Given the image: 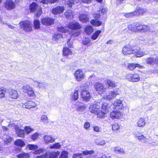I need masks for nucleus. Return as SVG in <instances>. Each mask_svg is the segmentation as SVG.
<instances>
[{"label": "nucleus", "instance_id": "nucleus-51", "mask_svg": "<svg viewBox=\"0 0 158 158\" xmlns=\"http://www.w3.org/2000/svg\"><path fill=\"white\" fill-rule=\"evenodd\" d=\"M61 146V145L59 143H56L53 144L52 146L50 147V148L51 149L56 148L59 149L60 148Z\"/></svg>", "mask_w": 158, "mask_h": 158}, {"label": "nucleus", "instance_id": "nucleus-13", "mask_svg": "<svg viewBox=\"0 0 158 158\" xmlns=\"http://www.w3.org/2000/svg\"><path fill=\"white\" fill-rule=\"evenodd\" d=\"M122 114L119 111H114L110 113V117L112 119L118 118L121 116Z\"/></svg>", "mask_w": 158, "mask_h": 158}, {"label": "nucleus", "instance_id": "nucleus-1", "mask_svg": "<svg viewBox=\"0 0 158 158\" xmlns=\"http://www.w3.org/2000/svg\"><path fill=\"white\" fill-rule=\"evenodd\" d=\"M68 27L73 29L72 35L74 37L78 36L80 33L79 30L77 29L81 28V25L77 22H72L69 23L68 25Z\"/></svg>", "mask_w": 158, "mask_h": 158}, {"label": "nucleus", "instance_id": "nucleus-17", "mask_svg": "<svg viewBox=\"0 0 158 158\" xmlns=\"http://www.w3.org/2000/svg\"><path fill=\"white\" fill-rule=\"evenodd\" d=\"M80 21L85 23L89 21V17L85 14H80L79 17Z\"/></svg>", "mask_w": 158, "mask_h": 158}, {"label": "nucleus", "instance_id": "nucleus-10", "mask_svg": "<svg viewBox=\"0 0 158 158\" xmlns=\"http://www.w3.org/2000/svg\"><path fill=\"white\" fill-rule=\"evenodd\" d=\"M145 61L147 64L152 65H154V64L158 65V58L149 57L146 58Z\"/></svg>", "mask_w": 158, "mask_h": 158}, {"label": "nucleus", "instance_id": "nucleus-47", "mask_svg": "<svg viewBox=\"0 0 158 158\" xmlns=\"http://www.w3.org/2000/svg\"><path fill=\"white\" fill-rule=\"evenodd\" d=\"M76 3L74 0H69L66 2V5L68 7H71Z\"/></svg>", "mask_w": 158, "mask_h": 158}, {"label": "nucleus", "instance_id": "nucleus-9", "mask_svg": "<svg viewBox=\"0 0 158 158\" xmlns=\"http://www.w3.org/2000/svg\"><path fill=\"white\" fill-rule=\"evenodd\" d=\"M4 6L7 10H11L15 7V3L11 0H6L4 3Z\"/></svg>", "mask_w": 158, "mask_h": 158}, {"label": "nucleus", "instance_id": "nucleus-3", "mask_svg": "<svg viewBox=\"0 0 158 158\" xmlns=\"http://www.w3.org/2000/svg\"><path fill=\"white\" fill-rule=\"evenodd\" d=\"M94 86L96 91L99 94L103 93L106 89V87H105L104 84L102 83L96 82Z\"/></svg>", "mask_w": 158, "mask_h": 158}, {"label": "nucleus", "instance_id": "nucleus-49", "mask_svg": "<svg viewBox=\"0 0 158 158\" xmlns=\"http://www.w3.org/2000/svg\"><path fill=\"white\" fill-rule=\"evenodd\" d=\"M62 37V35L61 34H55L53 37V40L55 41L57 40L58 39L61 38Z\"/></svg>", "mask_w": 158, "mask_h": 158}, {"label": "nucleus", "instance_id": "nucleus-30", "mask_svg": "<svg viewBox=\"0 0 158 158\" xmlns=\"http://www.w3.org/2000/svg\"><path fill=\"white\" fill-rule=\"evenodd\" d=\"M90 23L96 26H99L102 24V22L97 20L96 19H92L90 21Z\"/></svg>", "mask_w": 158, "mask_h": 158}, {"label": "nucleus", "instance_id": "nucleus-64", "mask_svg": "<svg viewBox=\"0 0 158 158\" xmlns=\"http://www.w3.org/2000/svg\"><path fill=\"white\" fill-rule=\"evenodd\" d=\"M28 147L30 150H35L38 148L37 146L32 144L29 145Z\"/></svg>", "mask_w": 158, "mask_h": 158}, {"label": "nucleus", "instance_id": "nucleus-38", "mask_svg": "<svg viewBox=\"0 0 158 158\" xmlns=\"http://www.w3.org/2000/svg\"><path fill=\"white\" fill-rule=\"evenodd\" d=\"M41 121L45 124H47L49 123L48 118L47 116L45 115H43L41 116Z\"/></svg>", "mask_w": 158, "mask_h": 158}, {"label": "nucleus", "instance_id": "nucleus-12", "mask_svg": "<svg viewBox=\"0 0 158 158\" xmlns=\"http://www.w3.org/2000/svg\"><path fill=\"white\" fill-rule=\"evenodd\" d=\"M64 10V7L63 6H58L52 9V13L55 15L60 14L63 13Z\"/></svg>", "mask_w": 158, "mask_h": 158}, {"label": "nucleus", "instance_id": "nucleus-39", "mask_svg": "<svg viewBox=\"0 0 158 158\" xmlns=\"http://www.w3.org/2000/svg\"><path fill=\"white\" fill-rule=\"evenodd\" d=\"M107 84L109 86L115 87L116 86V84L112 81L109 79H107L106 80Z\"/></svg>", "mask_w": 158, "mask_h": 158}, {"label": "nucleus", "instance_id": "nucleus-27", "mask_svg": "<svg viewBox=\"0 0 158 158\" xmlns=\"http://www.w3.org/2000/svg\"><path fill=\"white\" fill-rule=\"evenodd\" d=\"M146 123L145 119L143 118H140L137 123V126L139 127H143Z\"/></svg>", "mask_w": 158, "mask_h": 158}, {"label": "nucleus", "instance_id": "nucleus-48", "mask_svg": "<svg viewBox=\"0 0 158 158\" xmlns=\"http://www.w3.org/2000/svg\"><path fill=\"white\" fill-rule=\"evenodd\" d=\"M68 154L67 152L63 151L61 152L59 158H68Z\"/></svg>", "mask_w": 158, "mask_h": 158}, {"label": "nucleus", "instance_id": "nucleus-2", "mask_svg": "<svg viewBox=\"0 0 158 158\" xmlns=\"http://www.w3.org/2000/svg\"><path fill=\"white\" fill-rule=\"evenodd\" d=\"M126 78L130 81L136 82L139 81L140 77L137 73H129L126 75Z\"/></svg>", "mask_w": 158, "mask_h": 158}, {"label": "nucleus", "instance_id": "nucleus-43", "mask_svg": "<svg viewBox=\"0 0 158 158\" xmlns=\"http://www.w3.org/2000/svg\"><path fill=\"white\" fill-rule=\"evenodd\" d=\"M16 133L19 137L22 138H24V137L25 134L24 130L21 129L17 131V132H16Z\"/></svg>", "mask_w": 158, "mask_h": 158}, {"label": "nucleus", "instance_id": "nucleus-21", "mask_svg": "<svg viewBox=\"0 0 158 158\" xmlns=\"http://www.w3.org/2000/svg\"><path fill=\"white\" fill-rule=\"evenodd\" d=\"M118 94L117 91H110L106 95L107 99L115 98Z\"/></svg>", "mask_w": 158, "mask_h": 158}, {"label": "nucleus", "instance_id": "nucleus-37", "mask_svg": "<svg viewBox=\"0 0 158 158\" xmlns=\"http://www.w3.org/2000/svg\"><path fill=\"white\" fill-rule=\"evenodd\" d=\"M93 29L92 26H88L85 29V32L88 34H91L93 31Z\"/></svg>", "mask_w": 158, "mask_h": 158}, {"label": "nucleus", "instance_id": "nucleus-34", "mask_svg": "<svg viewBox=\"0 0 158 158\" xmlns=\"http://www.w3.org/2000/svg\"><path fill=\"white\" fill-rule=\"evenodd\" d=\"M15 144L18 146L22 147L25 145L24 142L21 139H18L16 140L15 142Z\"/></svg>", "mask_w": 158, "mask_h": 158}, {"label": "nucleus", "instance_id": "nucleus-15", "mask_svg": "<svg viewBox=\"0 0 158 158\" xmlns=\"http://www.w3.org/2000/svg\"><path fill=\"white\" fill-rule=\"evenodd\" d=\"M135 137L137 138L139 141L145 142H146L147 139L142 133L137 132L135 134Z\"/></svg>", "mask_w": 158, "mask_h": 158}, {"label": "nucleus", "instance_id": "nucleus-32", "mask_svg": "<svg viewBox=\"0 0 158 158\" xmlns=\"http://www.w3.org/2000/svg\"><path fill=\"white\" fill-rule=\"evenodd\" d=\"M7 89L3 87L0 88V98H5V94L7 91Z\"/></svg>", "mask_w": 158, "mask_h": 158}, {"label": "nucleus", "instance_id": "nucleus-7", "mask_svg": "<svg viewBox=\"0 0 158 158\" xmlns=\"http://www.w3.org/2000/svg\"><path fill=\"white\" fill-rule=\"evenodd\" d=\"M22 28L26 32H31L32 30V28L31 23L28 21L23 22L20 23Z\"/></svg>", "mask_w": 158, "mask_h": 158}, {"label": "nucleus", "instance_id": "nucleus-46", "mask_svg": "<svg viewBox=\"0 0 158 158\" xmlns=\"http://www.w3.org/2000/svg\"><path fill=\"white\" fill-rule=\"evenodd\" d=\"M34 24L35 28L39 29L40 28V23L38 19H35L34 21Z\"/></svg>", "mask_w": 158, "mask_h": 158}, {"label": "nucleus", "instance_id": "nucleus-56", "mask_svg": "<svg viewBox=\"0 0 158 158\" xmlns=\"http://www.w3.org/2000/svg\"><path fill=\"white\" fill-rule=\"evenodd\" d=\"M27 93L28 95L30 96L33 97V96H35L34 92L31 88V89H29L27 91Z\"/></svg>", "mask_w": 158, "mask_h": 158}, {"label": "nucleus", "instance_id": "nucleus-57", "mask_svg": "<svg viewBox=\"0 0 158 158\" xmlns=\"http://www.w3.org/2000/svg\"><path fill=\"white\" fill-rule=\"evenodd\" d=\"M100 10L103 15L106 14L107 13V9L105 7H102L100 8Z\"/></svg>", "mask_w": 158, "mask_h": 158}, {"label": "nucleus", "instance_id": "nucleus-25", "mask_svg": "<svg viewBox=\"0 0 158 158\" xmlns=\"http://www.w3.org/2000/svg\"><path fill=\"white\" fill-rule=\"evenodd\" d=\"M63 52V56L66 57H68L69 56L73 54V52L71 50L67 47L64 48Z\"/></svg>", "mask_w": 158, "mask_h": 158}, {"label": "nucleus", "instance_id": "nucleus-19", "mask_svg": "<svg viewBox=\"0 0 158 158\" xmlns=\"http://www.w3.org/2000/svg\"><path fill=\"white\" fill-rule=\"evenodd\" d=\"M44 139L45 143H52L54 142L55 139L54 138L49 135H45L44 137Z\"/></svg>", "mask_w": 158, "mask_h": 158}, {"label": "nucleus", "instance_id": "nucleus-33", "mask_svg": "<svg viewBox=\"0 0 158 158\" xmlns=\"http://www.w3.org/2000/svg\"><path fill=\"white\" fill-rule=\"evenodd\" d=\"M86 108V106L85 105H81L76 107V109L77 112H83L85 111Z\"/></svg>", "mask_w": 158, "mask_h": 158}, {"label": "nucleus", "instance_id": "nucleus-20", "mask_svg": "<svg viewBox=\"0 0 158 158\" xmlns=\"http://www.w3.org/2000/svg\"><path fill=\"white\" fill-rule=\"evenodd\" d=\"M47 154V157L48 156L49 158H57L59 155L60 153L58 152H46Z\"/></svg>", "mask_w": 158, "mask_h": 158}, {"label": "nucleus", "instance_id": "nucleus-44", "mask_svg": "<svg viewBox=\"0 0 158 158\" xmlns=\"http://www.w3.org/2000/svg\"><path fill=\"white\" fill-rule=\"evenodd\" d=\"M34 85L37 87L39 88L43 89V83L39 82L38 81H34Z\"/></svg>", "mask_w": 158, "mask_h": 158}, {"label": "nucleus", "instance_id": "nucleus-22", "mask_svg": "<svg viewBox=\"0 0 158 158\" xmlns=\"http://www.w3.org/2000/svg\"><path fill=\"white\" fill-rule=\"evenodd\" d=\"M9 95L12 99H17L19 97V95L16 91L14 89H11L9 92Z\"/></svg>", "mask_w": 158, "mask_h": 158}, {"label": "nucleus", "instance_id": "nucleus-61", "mask_svg": "<svg viewBox=\"0 0 158 158\" xmlns=\"http://www.w3.org/2000/svg\"><path fill=\"white\" fill-rule=\"evenodd\" d=\"M5 139H4L5 142L6 143H8L10 142L12 139V138L11 137H9V136H7L6 138L4 137Z\"/></svg>", "mask_w": 158, "mask_h": 158}, {"label": "nucleus", "instance_id": "nucleus-62", "mask_svg": "<svg viewBox=\"0 0 158 158\" xmlns=\"http://www.w3.org/2000/svg\"><path fill=\"white\" fill-rule=\"evenodd\" d=\"M82 43L84 45H87L90 43V40L89 38H85V40H82Z\"/></svg>", "mask_w": 158, "mask_h": 158}, {"label": "nucleus", "instance_id": "nucleus-40", "mask_svg": "<svg viewBox=\"0 0 158 158\" xmlns=\"http://www.w3.org/2000/svg\"><path fill=\"white\" fill-rule=\"evenodd\" d=\"M18 158H29L30 156L28 153H22L17 155Z\"/></svg>", "mask_w": 158, "mask_h": 158}, {"label": "nucleus", "instance_id": "nucleus-41", "mask_svg": "<svg viewBox=\"0 0 158 158\" xmlns=\"http://www.w3.org/2000/svg\"><path fill=\"white\" fill-rule=\"evenodd\" d=\"M101 32V31L100 30H97L93 34L91 37V39L93 40H96L98 36L99 35Z\"/></svg>", "mask_w": 158, "mask_h": 158}, {"label": "nucleus", "instance_id": "nucleus-58", "mask_svg": "<svg viewBox=\"0 0 158 158\" xmlns=\"http://www.w3.org/2000/svg\"><path fill=\"white\" fill-rule=\"evenodd\" d=\"M39 135V134L38 133H35L32 135L31 138L33 140H35L37 139Z\"/></svg>", "mask_w": 158, "mask_h": 158}, {"label": "nucleus", "instance_id": "nucleus-8", "mask_svg": "<svg viewBox=\"0 0 158 158\" xmlns=\"http://www.w3.org/2000/svg\"><path fill=\"white\" fill-rule=\"evenodd\" d=\"M30 9L31 11L32 12H34L37 9L39 11L36 14V16L37 17H39L41 14V9L40 7L39 8V6L38 4L35 2H32L29 6Z\"/></svg>", "mask_w": 158, "mask_h": 158}, {"label": "nucleus", "instance_id": "nucleus-6", "mask_svg": "<svg viewBox=\"0 0 158 158\" xmlns=\"http://www.w3.org/2000/svg\"><path fill=\"white\" fill-rule=\"evenodd\" d=\"M74 74L76 80L77 81H80L84 79V72L81 69H78L75 71Z\"/></svg>", "mask_w": 158, "mask_h": 158}, {"label": "nucleus", "instance_id": "nucleus-5", "mask_svg": "<svg viewBox=\"0 0 158 158\" xmlns=\"http://www.w3.org/2000/svg\"><path fill=\"white\" fill-rule=\"evenodd\" d=\"M134 46L126 45L123 48V53L125 55L134 54Z\"/></svg>", "mask_w": 158, "mask_h": 158}, {"label": "nucleus", "instance_id": "nucleus-18", "mask_svg": "<svg viewBox=\"0 0 158 158\" xmlns=\"http://www.w3.org/2000/svg\"><path fill=\"white\" fill-rule=\"evenodd\" d=\"M110 106L112 107V105H110L108 102H105L102 106V109L107 113L110 109Z\"/></svg>", "mask_w": 158, "mask_h": 158}, {"label": "nucleus", "instance_id": "nucleus-52", "mask_svg": "<svg viewBox=\"0 0 158 158\" xmlns=\"http://www.w3.org/2000/svg\"><path fill=\"white\" fill-rule=\"evenodd\" d=\"M112 129L113 130H118L119 129V126L117 123H114L112 125Z\"/></svg>", "mask_w": 158, "mask_h": 158}, {"label": "nucleus", "instance_id": "nucleus-31", "mask_svg": "<svg viewBox=\"0 0 158 158\" xmlns=\"http://www.w3.org/2000/svg\"><path fill=\"white\" fill-rule=\"evenodd\" d=\"M36 105V104L35 103L31 101H28L26 103V106L27 107V108H31L35 107Z\"/></svg>", "mask_w": 158, "mask_h": 158}, {"label": "nucleus", "instance_id": "nucleus-36", "mask_svg": "<svg viewBox=\"0 0 158 158\" xmlns=\"http://www.w3.org/2000/svg\"><path fill=\"white\" fill-rule=\"evenodd\" d=\"M128 27L129 30L131 31L137 32V30L136 29V24L134 23L133 24H130L128 25Z\"/></svg>", "mask_w": 158, "mask_h": 158}, {"label": "nucleus", "instance_id": "nucleus-24", "mask_svg": "<svg viewBox=\"0 0 158 158\" xmlns=\"http://www.w3.org/2000/svg\"><path fill=\"white\" fill-rule=\"evenodd\" d=\"M81 96L82 99H89L90 96L89 92L88 91L83 90L81 91Z\"/></svg>", "mask_w": 158, "mask_h": 158}, {"label": "nucleus", "instance_id": "nucleus-53", "mask_svg": "<svg viewBox=\"0 0 158 158\" xmlns=\"http://www.w3.org/2000/svg\"><path fill=\"white\" fill-rule=\"evenodd\" d=\"M149 29L150 27H149V26L146 25H143L142 30L141 31V32H145L149 30Z\"/></svg>", "mask_w": 158, "mask_h": 158}, {"label": "nucleus", "instance_id": "nucleus-23", "mask_svg": "<svg viewBox=\"0 0 158 158\" xmlns=\"http://www.w3.org/2000/svg\"><path fill=\"white\" fill-rule=\"evenodd\" d=\"M146 11V10L145 9H142L139 7H137L136 10L134 11V12L135 16H138L140 15H143Z\"/></svg>", "mask_w": 158, "mask_h": 158}, {"label": "nucleus", "instance_id": "nucleus-14", "mask_svg": "<svg viewBox=\"0 0 158 158\" xmlns=\"http://www.w3.org/2000/svg\"><path fill=\"white\" fill-rule=\"evenodd\" d=\"M137 67L140 69L144 68L143 66L140 65L138 64L134 63L129 64L127 66V68L130 70H133L135 68Z\"/></svg>", "mask_w": 158, "mask_h": 158}, {"label": "nucleus", "instance_id": "nucleus-50", "mask_svg": "<svg viewBox=\"0 0 158 158\" xmlns=\"http://www.w3.org/2000/svg\"><path fill=\"white\" fill-rule=\"evenodd\" d=\"M24 130L27 134L30 133L33 130V129L29 126H25L24 127Z\"/></svg>", "mask_w": 158, "mask_h": 158}, {"label": "nucleus", "instance_id": "nucleus-59", "mask_svg": "<svg viewBox=\"0 0 158 158\" xmlns=\"http://www.w3.org/2000/svg\"><path fill=\"white\" fill-rule=\"evenodd\" d=\"M142 25L139 24H136V28L137 32L139 31L141 32V31L142 30L143 27Z\"/></svg>", "mask_w": 158, "mask_h": 158}, {"label": "nucleus", "instance_id": "nucleus-54", "mask_svg": "<svg viewBox=\"0 0 158 158\" xmlns=\"http://www.w3.org/2000/svg\"><path fill=\"white\" fill-rule=\"evenodd\" d=\"M94 152L93 150L90 151H83L82 152L83 154L84 155H91L93 154Z\"/></svg>", "mask_w": 158, "mask_h": 158}, {"label": "nucleus", "instance_id": "nucleus-45", "mask_svg": "<svg viewBox=\"0 0 158 158\" xmlns=\"http://www.w3.org/2000/svg\"><path fill=\"white\" fill-rule=\"evenodd\" d=\"M124 15L126 18H131V17H132L134 16H135L134 11L133 12H130V13H124Z\"/></svg>", "mask_w": 158, "mask_h": 158}, {"label": "nucleus", "instance_id": "nucleus-42", "mask_svg": "<svg viewBox=\"0 0 158 158\" xmlns=\"http://www.w3.org/2000/svg\"><path fill=\"white\" fill-rule=\"evenodd\" d=\"M57 29L58 31L63 33L67 32L69 30L67 27L62 26L58 27Z\"/></svg>", "mask_w": 158, "mask_h": 158}, {"label": "nucleus", "instance_id": "nucleus-4", "mask_svg": "<svg viewBox=\"0 0 158 158\" xmlns=\"http://www.w3.org/2000/svg\"><path fill=\"white\" fill-rule=\"evenodd\" d=\"M134 54H135V56L136 57H140L147 54L144 50L141 49L137 46H134Z\"/></svg>", "mask_w": 158, "mask_h": 158}, {"label": "nucleus", "instance_id": "nucleus-11", "mask_svg": "<svg viewBox=\"0 0 158 158\" xmlns=\"http://www.w3.org/2000/svg\"><path fill=\"white\" fill-rule=\"evenodd\" d=\"M54 19L50 18H45L42 19V23L45 25H51L54 23Z\"/></svg>", "mask_w": 158, "mask_h": 158}, {"label": "nucleus", "instance_id": "nucleus-55", "mask_svg": "<svg viewBox=\"0 0 158 158\" xmlns=\"http://www.w3.org/2000/svg\"><path fill=\"white\" fill-rule=\"evenodd\" d=\"M31 87L28 85H26L23 87V92H26L29 89H31Z\"/></svg>", "mask_w": 158, "mask_h": 158}, {"label": "nucleus", "instance_id": "nucleus-60", "mask_svg": "<svg viewBox=\"0 0 158 158\" xmlns=\"http://www.w3.org/2000/svg\"><path fill=\"white\" fill-rule=\"evenodd\" d=\"M78 91H76L72 96V99H78Z\"/></svg>", "mask_w": 158, "mask_h": 158}, {"label": "nucleus", "instance_id": "nucleus-16", "mask_svg": "<svg viewBox=\"0 0 158 158\" xmlns=\"http://www.w3.org/2000/svg\"><path fill=\"white\" fill-rule=\"evenodd\" d=\"M89 110L92 113H97L100 109V106L97 104H94L90 105L89 107Z\"/></svg>", "mask_w": 158, "mask_h": 158}, {"label": "nucleus", "instance_id": "nucleus-28", "mask_svg": "<svg viewBox=\"0 0 158 158\" xmlns=\"http://www.w3.org/2000/svg\"><path fill=\"white\" fill-rule=\"evenodd\" d=\"M117 103H116L115 104H112V106L114 109L116 110H121L123 108V104H120V105L118 106L116 105Z\"/></svg>", "mask_w": 158, "mask_h": 158}, {"label": "nucleus", "instance_id": "nucleus-35", "mask_svg": "<svg viewBox=\"0 0 158 158\" xmlns=\"http://www.w3.org/2000/svg\"><path fill=\"white\" fill-rule=\"evenodd\" d=\"M97 113V117L100 118H104L105 117V114L106 113V112L103 110H100V109L98 110V112Z\"/></svg>", "mask_w": 158, "mask_h": 158}, {"label": "nucleus", "instance_id": "nucleus-29", "mask_svg": "<svg viewBox=\"0 0 158 158\" xmlns=\"http://www.w3.org/2000/svg\"><path fill=\"white\" fill-rule=\"evenodd\" d=\"M114 152L117 154H124V150L123 148L118 147H115L114 148Z\"/></svg>", "mask_w": 158, "mask_h": 158}, {"label": "nucleus", "instance_id": "nucleus-63", "mask_svg": "<svg viewBox=\"0 0 158 158\" xmlns=\"http://www.w3.org/2000/svg\"><path fill=\"white\" fill-rule=\"evenodd\" d=\"M82 155L81 153L76 154L73 155V158H83Z\"/></svg>", "mask_w": 158, "mask_h": 158}, {"label": "nucleus", "instance_id": "nucleus-26", "mask_svg": "<svg viewBox=\"0 0 158 158\" xmlns=\"http://www.w3.org/2000/svg\"><path fill=\"white\" fill-rule=\"evenodd\" d=\"M64 15L67 19H71L73 17V14L72 11L70 10H67L64 13Z\"/></svg>", "mask_w": 158, "mask_h": 158}]
</instances>
